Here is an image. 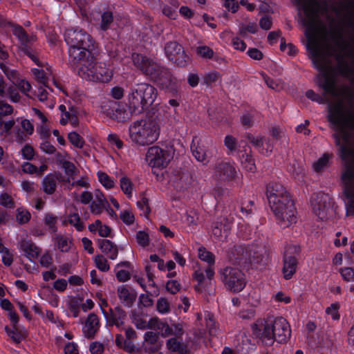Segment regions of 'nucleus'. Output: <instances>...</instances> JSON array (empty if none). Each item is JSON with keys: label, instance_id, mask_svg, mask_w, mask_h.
<instances>
[{"label": "nucleus", "instance_id": "nucleus-14", "mask_svg": "<svg viewBox=\"0 0 354 354\" xmlns=\"http://www.w3.org/2000/svg\"><path fill=\"white\" fill-rule=\"evenodd\" d=\"M165 50L168 59L177 66L185 67L188 65L190 59L185 53L183 46L176 41L167 42Z\"/></svg>", "mask_w": 354, "mask_h": 354}, {"label": "nucleus", "instance_id": "nucleus-42", "mask_svg": "<svg viewBox=\"0 0 354 354\" xmlns=\"http://www.w3.org/2000/svg\"><path fill=\"white\" fill-rule=\"evenodd\" d=\"M221 80V75L216 71H211L206 73L203 76L204 84L207 86H212L214 83Z\"/></svg>", "mask_w": 354, "mask_h": 354}, {"label": "nucleus", "instance_id": "nucleus-9", "mask_svg": "<svg viewBox=\"0 0 354 354\" xmlns=\"http://www.w3.org/2000/svg\"><path fill=\"white\" fill-rule=\"evenodd\" d=\"M279 203H277L275 208L273 205H270L274 212L279 225L283 227H288L297 221L296 208L290 196H288V202H282L279 198Z\"/></svg>", "mask_w": 354, "mask_h": 354}, {"label": "nucleus", "instance_id": "nucleus-62", "mask_svg": "<svg viewBox=\"0 0 354 354\" xmlns=\"http://www.w3.org/2000/svg\"><path fill=\"white\" fill-rule=\"evenodd\" d=\"M120 218L127 225H131L135 220L133 213L128 210L121 212Z\"/></svg>", "mask_w": 354, "mask_h": 354}, {"label": "nucleus", "instance_id": "nucleus-37", "mask_svg": "<svg viewBox=\"0 0 354 354\" xmlns=\"http://www.w3.org/2000/svg\"><path fill=\"white\" fill-rule=\"evenodd\" d=\"M5 330L13 342L17 344L20 343L26 337V331L19 330L17 326H13L12 329H10L8 326H6Z\"/></svg>", "mask_w": 354, "mask_h": 354}, {"label": "nucleus", "instance_id": "nucleus-52", "mask_svg": "<svg viewBox=\"0 0 354 354\" xmlns=\"http://www.w3.org/2000/svg\"><path fill=\"white\" fill-rule=\"evenodd\" d=\"M97 176L100 183L106 188L111 189L114 187V181L106 173L99 171Z\"/></svg>", "mask_w": 354, "mask_h": 354}, {"label": "nucleus", "instance_id": "nucleus-6", "mask_svg": "<svg viewBox=\"0 0 354 354\" xmlns=\"http://www.w3.org/2000/svg\"><path fill=\"white\" fill-rule=\"evenodd\" d=\"M160 133L158 121L150 118L136 120L129 127V140L136 147H146L153 144L158 139Z\"/></svg>", "mask_w": 354, "mask_h": 354}, {"label": "nucleus", "instance_id": "nucleus-16", "mask_svg": "<svg viewBox=\"0 0 354 354\" xmlns=\"http://www.w3.org/2000/svg\"><path fill=\"white\" fill-rule=\"evenodd\" d=\"M102 113L109 118L118 122H124L129 119L124 106L115 101H108L101 106Z\"/></svg>", "mask_w": 354, "mask_h": 354}, {"label": "nucleus", "instance_id": "nucleus-60", "mask_svg": "<svg viewBox=\"0 0 354 354\" xmlns=\"http://www.w3.org/2000/svg\"><path fill=\"white\" fill-rule=\"evenodd\" d=\"M247 138L255 147L261 148V149H263L264 140H266L265 137L261 136L255 137L253 135L248 133L247 135Z\"/></svg>", "mask_w": 354, "mask_h": 354}, {"label": "nucleus", "instance_id": "nucleus-19", "mask_svg": "<svg viewBox=\"0 0 354 354\" xmlns=\"http://www.w3.org/2000/svg\"><path fill=\"white\" fill-rule=\"evenodd\" d=\"M313 212L319 219L323 221L328 219L329 215L333 212L330 207V198L327 195H322L319 201L313 204Z\"/></svg>", "mask_w": 354, "mask_h": 354}, {"label": "nucleus", "instance_id": "nucleus-61", "mask_svg": "<svg viewBox=\"0 0 354 354\" xmlns=\"http://www.w3.org/2000/svg\"><path fill=\"white\" fill-rule=\"evenodd\" d=\"M13 111L14 109L11 105L3 100H0V115L2 117L8 116L12 114Z\"/></svg>", "mask_w": 354, "mask_h": 354}, {"label": "nucleus", "instance_id": "nucleus-36", "mask_svg": "<svg viewBox=\"0 0 354 354\" xmlns=\"http://www.w3.org/2000/svg\"><path fill=\"white\" fill-rule=\"evenodd\" d=\"M193 142H194V140H193ZM191 149L193 156L198 161L201 162L203 164H207L209 162L206 151L203 147L196 145L194 142H193L191 146Z\"/></svg>", "mask_w": 354, "mask_h": 354}, {"label": "nucleus", "instance_id": "nucleus-28", "mask_svg": "<svg viewBox=\"0 0 354 354\" xmlns=\"http://www.w3.org/2000/svg\"><path fill=\"white\" fill-rule=\"evenodd\" d=\"M97 244L102 252L106 254L110 259L115 260L118 254V246L108 239H99Z\"/></svg>", "mask_w": 354, "mask_h": 354}, {"label": "nucleus", "instance_id": "nucleus-23", "mask_svg": "<svg viewBox=\"0 0 354 354\" xmlns=\"http://www.w3.org/2000/svg\"><path fill=\"white\" fill-rule=\"evenodd\" d=\"M99 328L98 317L94 313L89 314L82 329L84 336L88 339H93Z\"/></svg>", "mask_w": 354, "mask_h": 354}, {"label": "nucleus", "instance_id": "nucleus-4", "mask_svg": "<svg viewBox=\"0 0 354 354\" xmlns=\"http://www.w3.org/2000/svg\"><path fill=\"white\" fill-rule=\"evenodd\" d=\"M131 58L133 65L151 81L162 88L173 89L176 87L177 80L169 68L160 63L138 53H133Z\"/></svg>", "mask_w": 354, "mask_h": 354}, {"label": "nucleus", "instance_id": "nucleus-25", "mask_svg": "<svg viewBox=\"0 0 354 354\" xmlns=\"http://www.w3.org/2000/svg\"><path fill=\"white\" fill-rule=\"evenodd\" d=\"M167 348L171 353L178 354H189L187 345L183 342V336L180 337H171L166 342Z\"/></svg>", "mask_w": 354, "mask_h": 354}, {"label": "nucleus", "instance_id": "nucleus-45", "mask_svg": "<svg viewBox=\"0 0 354 354\" xmlns=\"http://www.w3.org/2000/svg\"><path fill=\"white\" fill-rule=\"evenodd\" d=\"M57 222V217L51 213H47L45 214L44 218V223L46 226L48 227L52 232L57 231L56 224Z\"/></svg>", "mask_w": 354, "mask_h": 354}, {"label": "nucleus", "instance_id": "nucleus-64", "mask_svg": "<svg viewBox=\"0 0 354 354\" xmlns=\"http://www.w3.org/2000/svg\"><path fill=\"white\" fill-rule=\"evenodd\" d=\"M342 277L347 281H354V270L351 268H344L340 270Z\"/></svg>", "mask_w": 354, "mask_h": 354}, {"label": "nucleus", "instance_id": "nucleus-12", "mask_svg": "<svg viewBox=\"0 0 354 354\" xmlns=\"http://www.w3.org/2000/svg\"><path fill=\"white\" fill-rule=\"evenodd\" d=\"M299 252L300 248L297 245H290L286 248L282 269L285 279H291L295 273L298 263L297 257Z\"/></svg>", "mask_w": 354, "mask_h": 354}, {"label": "nucleus", "instance_id": "nucleus-41", "mask_svg": "<svg viewBox=\"0 0 354 354\" xmlns=\"http://www.w3.org/2000/svg\"><path fill=\"white\" fill-rule=\"evenodd\" d=\"M46 70L48 71V73L45 72L43 68H32V72L39 83L42 84L46 87H48L46 85L48 75H50L51 72L48 68H46Z\"/></svg>", "mask_w": 354, "mask_h": 354}, {"label": "nucleus", "instance_id": "nucleus-59", "mask_svg": "<svg viewBox=\"0 0 354 354\" xmlns=\"http://www.w3.org/2000/svg\"><path fill=\"white\" fill-rule=\"evenodd\" d=\"M0 205L10 209L15 207L13 198L7 193H3L0 195Z\"/></svg>", "mask_w": 354, "mask_h": 354}, {"label": "nucleus", "instance_id": "nucleus-5", "mask_svg": "<svg viewBox=\"0 0 354 354\" xmlns=\"http://www.w3.org/2000/svg\"><path fill=\"white\" fill-rule=\"evenodd\" d=\"M64 39L69 46L70 60L73 64H77L85 59L91 57L92 51L95 48V43L85 30L78 28L66 30Z\"/></svg>", "mask_w": 354, "mask_h": 354}, {"label": "nucleus", "instance_id": "nucleus-7", "mask_svg": "<svg viewBox=\"0 0 354 354\" xmlns=\"http://www.w3.org/2000/svg\"><path fill=\"white\" fill-rule=\"evenodd\" d=\"M157 97L156 88L149 83L131 86L128 94V106L131 114L138 115L147 109Z\"/></svg>", "mask_w": 354, "mask_h": 354}, {"label": "nucleus", "instance_id": "nucleus-32", "mask_svg": "<svg viewBox=\"0 0 354 354\" xmlns=\"http://www.w3.org/2000/svg\"><path fill=\"white\" fill-rule=\"evenodd\" d=\"M117 293L120 302L127 307H131L136 299V294L131 292L127 286H119Z\"/></svg>", "mask_w": 354, "mask_h": 354}, {"label": "nucleus", "instance_id": "nucleus-39", "mask_svg": "<svg viewBox=\"0 0 354 354\" xmlns=\"http://www.w3.org/2000/svg\"><path fill=\"white\" fill-rule=\"evenodd\" d=\"M166 333L167 335H165V337L169 336H172L171 337H180L183 335L185 330L181 324H172L168 326Z\"/></svg>", "mask_w": 354, "mask_h": 354}, {"label": "nucleus", "instance_id": "nucleus-30", "mask_svg": "<svg viewBox=\"0 0 354 354\" xmlns=\"http://www.w3.org/2000/svg\"><path fill=\"white\" fill-rule=\"evenodd\" d=\"M145 349L147 352L152 353L158 351L161 346L158 341V335L152 331H148L145 334Z\"/></svg>", "mask_w": 354, "mask_h": 354}, {"label": "nucleus", "instance_id": "nucleus-54", "mask_svg": "<svg viewBox=\"0 0 354 354\" xmlns=\"http://www.w3.org/2000/svg\"><path fill=\"white\" fill-rule=\"evenodd\" d=\"M57 241V247L62 252H66L70 250L71 242L66 237L62 235L56 236Z\"/></svg>", "mask_w": 354, "mask_h": 354}, {"label": "nucleus", "instance_id": "nucleus-10", "mask_svg": "<svg viewBox=\"0 0 354 354\" xmlns=\"http://www.w3.org/2000/svg\"><path fill=\"white\" fill-rule=\"evenodd\" d=\"M219 274L225 287L232 292H241L245 286V274L237 268L225 267L219 271Z\"/></svg>", "mask_w": 354, "mask_h": 354}, {"label": "nucleus", "instance_id": "nucleus-22", "mask_svg": "<svg viewBox=\"0 0 354 354\" xmlns=\"http://www.w3.org/2000/svg\"><path fill=\"white\" fill-rule=\"evenodd\" d=\"M198 257L201 260L205 261L209 264L205 268V272L207 279L212 280L215 273L214 268V264L215 263L214 255L209 251H207L204 247H201L198 250Z\"/></svg>", "mask_w": 354, "mask_h": 354}, {"label": "nucleus", "instance_id": "nucleus-43", "mask_svg": "<svg viewBox=\"0 0 354 354\" xmlns=\"http://www.w3.org/2000/svg\"><path fill=\"white\" fill-rule=\"evenodd\" d=\"M96 267L102 272H107L110 269L107 259L102 254H97L94 257Z\"/></svg>", "mask_w": 354, "mask_h": 354}, {"label": "nucleus", "instance_id": "nucleus-29", "mask_svg": "<svg viewBox=\"0 0 354 354\" xmlns=\"http://www.w3.org/2000/svg\"><path fill=\"white\" fill-rule=\"evenodd\" d=\"M108 205V201L103 193L99 189L95 191V201H93L89 207L92 214L99 215Z\"/></svg>", "mask_w": 354, "mask_h": 354}, {"label": "nucleus", "instance_id": "nucleus-2", "mask_svg": "<svg viewBox=\"0 0 354 354\" xmlns=\"http://www.w3.org/2000/svg\"><path fill=\"white\" fill-rule=\"evenodd\" d=\"M303 6L305 18L304 25L306 26L308 39L307 48L312 59H329L330 50L327 41L328 29L320 19L322 11H326V4L318 0H296Z\"/></svg>", "mask_w": 354, "mask_h": 354}, {"label": "nucleus", "instance_id": "nucleus-40", "mask_svg": "<svg viewBox=\"0 0 354 354\" xmlns=\"http://www.w3.org/2000/svg\"><path fill=\"white\" fill-rule=\"evenodd\" d=\"M0 68L2 70L7 78L13 84H17L19 81V73L14 69H11L3 62H0Z\"/></svg>", "mask_w": 354, "mask_h": 354}, {"label": "nucleus", "instance_id": "nucleus-63", "mask_svg": "<svg viewBox=\"0 0 354 354\" xmlns=\"http://www.w3.org/2000/svg\"><path fill=\"white\" fill-rule=\"evenodd\" d=\"M70 185V188L72 187H88L90 184L88 183V178L86 177H82L79 180H71V183H68Z\"/></svg>", "mask_w": 354, "mask_h": 354}, {"label": "nucleus", "instance_id": "nucleus-47", "mask_svg": "<svg viewBox=\"0 0 354 354\" xmlns=\"http://www.w3.org/2000/svg\"><path fill=\"white\" fill-rule=\"evenodd\" d=\"M224 145L229 151L228 154L237 151V140L232 136L227 135L225 137Z\"/></svg>", "mask_w": 354, "mask_h": 354}, {"label": "nucleus", "instance_id": "nucleus-1", "mask_svg": "<svg viewBox=\"0 0 354 354\" xmlns=\"http://www.w3.org/2000/svg\"><path fill=\"white\" fill-rule=\"evenodd\" d=\"M329 121L339 128L335 137L339 145L340 156L346 162V170L342 174L344 194L349 199L346 205V214H354V146L347 128L354 129V109H344L341 103L330 106Z\"/></svg>", "mask_w": 354, "mask_h": 354}, {"label": "nucleus", "instance_id": "nucleus-27", "mask_svg": "<svg viewBox=\"0 0 354 354\" xmlns=\"http://www.w3.org/2000/svg\"><path fill=\"white\" fill-rule=\"evenodd\" d=\"M62 174L59 173L49 174L42 180V189L47 194L55 193L57 181H60Z\"/></svg>", "mask_w": 354, "mask_h": 354}, {"label": "nucleus", "instance_id": "nucleus-35", "mask_svg": "<svg viewBox=\"0 0 354 354\" xmlns=\"http://www.w3.org/2000/svg\"><path fill=\"white\" fill-rule=\"evenodd\" d=\"M204 272H205V268H202L200 266L195 268L193 278L198 282V284L194 287L196 292H201L203 290V283L205 279Z\"/></svg>", "mask_w": 354, "mask_h": 354}, {"label": "nucleus", "instance_id": "nucleus-15", "mask_svg": "<svg viewBox=\"0 0 354 354\" xmlns=\"http://www.w3.org/2000/svg\"><path fill=\"white\" fill-rule=\"evenodd\" d=\"M237 175L236 169L233 162L221 161L215 165L214 177L216 180L229 183L235 180Z\"/></svg>", "mask_w": 354, "mask_h": 354}, {"label": "nucleus", "instance_id": "nucleus-13", "mask_svg": "<svg viewBox=\"0 0 354 354\" xmlns=\"http://www.w3.org/2000/svg\"><path fill=\"white\" fill-rule=\"evenodd\" d=\"M171 157L169 152L157 146L149 148L146 160L152 168L163 169L166 167Z\"/></svg>", "mask_w": 354, "mask_h": 354}, {"label": "nucleus", "instance_id": "nucleus-8", "mask_svg": "<svg viewBox=\"0 0 354 354\" xmlns=\"http://www.w3.org/2000/svg\"><path fill=\"white\" fill-rule=\"evenodd\" d=\"M78 75L87 81L108 82L113 76V71L104 62H95L93 55L80 62Z\"/></svg>", "mask_w": 354, "mask_h": 354}, {"label": "nucleus", "instance_id": "nucleus-38", "mask_svg": "<svg viewBox=\"0 0 354 354\" xmlns=\"http://www.w3.org/2000/svg\"><path fill=\"white\" fill-rule=\"evenodd\" d=\"M149 326L151 328L159 330L162 337H165V335H167L166 331L169 324L160 321L158 318L153 317L150 319Z\"/></svg>", "mask_w": 354, "mask_h": 354}, {"label": "nucleus", "instance_id": "nucleus-53", "mask_svg": "<svg viewBox=\"0 0 354 354\" xmlns=\"http://www.w3.org/2000/svg\"><path fill=\"white\" fill-rule=\"evenodd\" d=\"M68 222L75 227L77 231H82L84 228L83 223L77 213L70 214L68 217Z\"/></svg>", "mask_w": 354, "mask_h": 354}, {"label": "nucleus", "instance_id": "nucleus-46", "mask_svg": "<svg viewBox=\"0 0 354 354\" xmlns=\"http://www.w3.org/2000/svg\"><path fill=\"white\" fill-rule=\"evenodd\" d=\"M257 31V26L254 22L249 23L248 25L241 24L239 32L242 37H245L248 32L254 34Z\"/></svg>", "mask_w": 354, "mask_h": 354}, {"label": "nucleus", "instance_id": "nucleus-21", "mask_svg": "<svg viewBox=\"0 0 354 354\" xmlns=\"http://www.w3.org/2000/svg\"><path fill=\"white\" fill-rule=\"evenodd\" d=\"M59 110L61 111L60 124L62 125L71 123L73 127H77L79 124L77 118V109L75 106H70L68 109L66 106L61 104L59 106Z\"/></svg>", "mask_w": 354, "mask_h": 354}, {"label": "nucleus", "instance_id": "nucleus-20", "mask_svg": "<svg viewBox=\"0 0 354 354\" xmlns=\"http://www.w3.org/2000/svg\"><path fill=\"white\" fill-rule=\"evenodd\" d=\"M18 248L30 261L37 259L41 253V249L39 247L31 241L26 239H21L19 241Z\"/></svg>", "mask_w": 354, "mask_h": 354}, {"label": "nucleus", "instance_id": "nucleus-3", "mask_svg": "<svg viewBox=\"0 0 354 354\" xmlns=\"http://www.w3.org/2000/svg\"><path fill=\"white\" fill-rule=\"evenodd\" d=\"M253 335L259 337L268 346L274 342L286 343L291 337V328L288 321L282 317H268L257 319L251 325Z\"/></svg>", "mask_w": 354, "mask_h": 354}, {"label": "nucleus", "instance_id": "nucleus-48", "mask_svg": "<svg viewBox=\"0 0 354 354\" xmlns=\"http://www.w3.org/2000/svg\"><path fill=\"white\" fill-rule=\"evenodd\" d=\"M30 218L31 214L28 210L22 208H19L17 209L16 219L18 223H27L30 221Z\"/></svg>", "mask_w": 354, "mask_h": 354}, {"label": "nucleus", "instance_id": "nucleus-26", "mask_svg": "<svg viewBox=\"0 0 354 354\" xmlns=\"http://www.w3.org/2000/svg\"><path fill=\"white\" fill-rule=\"evenodd\" d=\"M102 313L110 324L115 325L119 327L122 324L123 319L126 317L125 312L120 308L116 307L114 310L109 308V313L102 308Z\"/></svg>", "mask_w": 354, "mask_h": 354}, {"label": "nucleus", "instance_id": "nucleus-18", "mask_svg": "<svg viewBox=\"0 0 354 354\" xmlns=\"http://www.w3.org/2000/svg\"><path fill=\"white\" fill-rule=\"evenodd\" d=\"M232 227L231 219L220 217L212 223V234L217 241H224L228 236Z\"/></svg>", "mask_w": 354, "mask_h": 354}, {"label": "nucleus", "instance_id": "nucleus-44", "mask_svg": "<svg viewBox=\"0 0 354 354\" xmlns=\"http://www.w3.org/2000/svg\"><path fill=\"white\" fill-rule=\"evenodd\" d=\"M113 21V13L110 11L104 12L101 15L100 28L103 30H106L109 28L111 24Z\"/></svg>", "mask_w": 354, "mask_h": 354}, {"label": "nucleus", "instance_id": "nucleus-49", "mask_svg": "<svg viewBox=\"0 0 354 354\" xmlns=\"http://www.w3.org/2000/svg\"><path fill=\"white\" fill-rule=\"evenodd\" d=\"M120 187L126 195L129 197L131 196L133 184L129 178L123 176L120 178Z\"/></svg>", "mask_w": 354, "mask_h": 354}, {"label": "nucleus", "instance_id": "nucleus-55", "mask_svg": "<svg viewBox=\"0 0 354 354\" xmlns=\"http://www.w3.org/2000/svg\"><path fill=\"white\" fill-rule=\"evenodd\" d=\"M329 158L330 156L328 153L324 154L322 157L313 164L314 169L319 172L328 167Z\"/></svg>", "mask_w": 354, "mask_h": 354}, {"label": "nucleus", "instance_id": "nucleus-31", "mask_svg": "<svg viewBox=\"0 0 354 354\" xmlns=\"http://www.w3.org/2000/svg\"><path fill=\"white\" fill-rule=\"evenodd\" d=\"M241 154L239 156L241 164L243 169L247 171L254 173L257 170L254 160L252 158V151L249 149H244L239 151Z\"/></svg>", "mask_w": 354, "mask_h": 354}, {"label": "nucleus", "instance_id": "nucleus-17", "mask_svg": "<svg viewBox=\"0 0 354 354\" xmlns=\"http://www.w3.org/2000/svg\"><path fill=\"white\" fill-rule=\"evenodd\" d=\"M266 193L269 205H273L275 209L277 203L279 201V198H281L282 202H288V196L290 194L281 184L274 182L269 183L267 185Z\"/></svg>", "mask_w": 354, "mask_h": 354}, {"label": "nucleus", "instance_id": "nucleus-58", "mask_svg": "<svg viewBox=\"0 0 354 354\" xmlns=\"http://www.w3.org/2000/svg\"><path fill=\"white\" fill-rule=\"evenodd\" d=\"M136 239L137 243L142 247L148 246L149 244V236L145 231H138L136 233Z\"/></svg>", "mask_w": 354, "mask_h": 354}, {"label": "nucleus", "instance_id": "nucleus-50", "mask_svg": "<svg viewBox=\"0 0 354 354\" xmlns=\"http://www.w3.org/2000/svg\"><path fill=\"white\" fill-rule=\"evenodd\" d=\"M196 53L198 55L204 59H211L214 57V51L207 46H200L196 48Z\"/></svg>", "mask_w": 354, "mask_h": 354}, {"label": "nucleus", "instance_id": "nucleus-24", "mask_svg": "<svg viewBox=\"0 0 354 354\" xmlns=\"http://www.w3.org/2000/svg\"><path fill=\"white\" fill-rule=\"evenodd\" d=\"M171 180L177 189L183 190L192 183V177L188 171H177Z\"/></svg>", "mask_w": 354, "mask_h": 354}, {"label": "nucleus", "instance_id": "nucleus-57", "mask_svg": "<svg viewBox=\"0 0 354 354\" xmlns=\"http://www.w3.org/2000/svg\"><path fill=\"white\" fill-rule=\"evenodd\" d=\"M263 80L267 86L276 91H279L282 88V82L279 79H273L267 75L263 76Z\"/></svg>", "mask_w": 354, "mask_h": 354}, {"label": "nucleus", "instance_id": "nucleus-34", "mask_svg": "<svg viewBox=\"0 0 354 354\" xmlns=\"http://www.w3.org/2000/svg\"><path fill=\"white\" fill-rule=\"evenodd\" d=\"M13 35H15L24 48L28 46V44L35 41V36L28 35L24 29L20 26H15L13 27Z\"/></svg>", "mask_w": 354, "mask_h": 354}, {"label": "nucleus", "instance_id": "nucleus-51", "mask_svg": "<svg viewBox=\"0 0 354 354\" xmlns=\"http://www.w3.org/2000/svg\"><path fill=\"white\" fill-rule=\"evenodd\" d=\"M68 138L71 143L77 148H82L84 140L77 133L73 131L68 133Z\"/></svg>", "mask_w": 354, "mask_h": 354}, {"label": "nucleus", "instance_id": "nucleus-11", "mask_svg": "<svg viewBox=\"0 0 354 354\" xmlns=\"http://www.w3.org/2000/svg\"><path fill=\"white\" fill-rule=\"evenodd\" d=\"M236 259L239 261H249L253 264H264L267 260V252L263 245H252L250 247L241 245L235 248Z\"/></svg>", "mask_w": 354, "mask_h": 354}, {"label": "nucleus", "instance_id": "nucleus-33", "mask_svg": "<svg viewBox=\"0 0 354 354\" xmlns=\"http://www.w3.org/2000/svg\"><path fill=\"white\" fill-rule=\"evenodd\" d=\"M58 162L62 165L66 175V183H71V180L76 179L80 171L72 162L58 159Z\"/></svg>", "mask_w": 354, "mask_h": 354}, {"label": "nucleus", "instance_id": "nucleus-56", "mask_svg": "<svg viewBox=\"0 0 354 354\" xmlns=\"http://www.w3.org/2000/svg\"><path fill=\"white\" fill-rule=\"evenodd\" d=\"M157 310L161 314H166L170 311V304L167 299L160 297L156 304Z\"/></svg>", "mask_w": 354, "mask_h": 354}]
</instances>
